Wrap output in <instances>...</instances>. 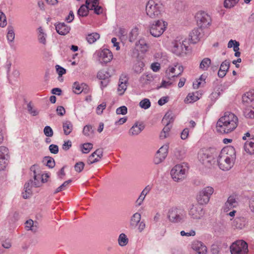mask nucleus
<instances>
[{
	"mask_svg": "<svg viewBox=\"0 0 254 254\" xmlns=\"http://www.w3.org/2000/svg\"><path fill=\"white\" fill-rule=\"evenodd\" d=\"M90 9L85 4H82L77 11V15L79 17L87 16Z\"/></svg>",
	"mask_w": 254,
	"mask_h": 254,
	"instance_id": "473e14b6",
	"label": "nucleus"
},
{
	"mask_svg": "<svg viewBox=\"0 0 254 254\" xmlns=\"http://www.w3.org/2000/svg\"><path fill=\"white\" fill-rule=\"evenodd\" d=\"M84 166V164L82 162H79L76 163L74 166L75 170L77 172L80 173L83 170Z\"/></svg>",
	"mask_w": 254,
	"mask_h": 254,
	"instance_id": "052dcab7",
	"label": "nucleus"
},
{
	"mask_svg": "<svg viewBox=\"0 0 254 254\" xmlns=\"http://www.w3.org/2000/svg\"><path fill=\"white\" fill-rule=\"evenodd\" d=\"M168 23L163 20H158L155 21L150 26V33L154 37H159L166 30Z\"/></svg>",
	"mask_w": 254,
	"mask_h": 254,
	"instance_id": "423d86ee",
	"label": "nucleus"
},
{
	"mask_svg": "<svg viewBox=\"0 0 254 254\" xmlns=\"http://www.w3.org/2000/svg\"><path fill=\"white\" fill-rule=\"evenodd\" d=\"M186 150L184 148L178 147L175 149L174 151V155L178 159H183L186 154Z\"/></svg>",
	"mask_w": 254,
	"mask_h": 254,
	"instance_id": "72a5a7b5",
	"label": "nucleus"
},
{
	"mask_svg": "<svg viewBox=\"0 0 254 254\" xmlns=\"http://www.w3.org/2000/svg\"><path fill=\"white\" fill-rule=\"evenodd\" d=\"M32 184H31L30 181L25 183L24 186V192H22V197L24 199L29 198L32 194L31 188L32 187Z\"/></svg>",
	"mask_w": 254,
	"mask_h": 254,
	"instance_id": "c85d7f7f",
	"label": "nucleus"
},
{
	"mask_svg": "<svg viewBox=\"0 0 254 254\" xmlns=\"http://www.w3.org/2000/svg\"><path fill=\"white\" fill-rule=\"evenodd\" d=\"M140 106L144 109H148L151 106V103L148 99L145 98L139 103Z\"/></svg>",
	"mask_w": 254,
	"mask_h": 254,
	"instance_id": "de8ad7c7",
	"label": "nucleus"
},
{
	"mask_svg": "<svg viewBox=\"0 0 254 254\" xmlns=\"http://www.w3.org/2000/svg\"><path fill=\"white\" fill-rule=\"evenodd\" d=\"M92 153L96 156V158L98 161H99L103 156V151L102 149H97Z\"/></svg>",
	"mask_w": 254,
	"mask_h": 254,
	"instance_id": "e2e57ef3",
	"label": "nucleus"
},
{
	"mask_svg": "<svg viewBox=\"0 0 254 254\" xmlns=\"http://www.w3.org/2000/svg\"><path fill=\"white\" fill-rule=\"evenodd\" d=\"M211 64V60L208 58L203 59L200 63L199 68L202 70H207Z\"/></svg>",
	"mask_w": 254,
	"mask_h": 254,
	"instance_id": "4c0bfd02",
	"label": "nucleus"
},
{
	"mask_svg": "<svg viewBox=\"0 0 254 254\" xmlns=\"http://www.w3.org/2000/svg\"><path fill=\"white\" fill-rule=\"evenodd\" d=\"M186 171L187 169L183 165H176L172 169L171 175L175 181L178 182L185 178Z\"/></svg>",
	"mask_w": 254,
	"mask_h": 254,
	"instance_id": "9b49d317",
	"label": "nucleus"
},
{
	"mask_svg": "<svg viewBox=\"0 0 254 254\" xmlns=\"http://www.w3.org/2000/svg\"><path fill=\"white\" fill-rule=\"evenodd\" d=\"M154 80V78L151 74L142 75L140 78V82L142 86L151 84Z\"/></svg>",
	"mask_w": 254,
	"mask_h": 254,
	"instance_id": "b1692460",
	"label": "nucleus"
},
{
	"mask_svg": "<svg viewBox=\"0 0 254 254\" xmlns=\"http://www.w3.org/2000/svg\"><path fill=\"white\" fill-rule=\"evenodd\" d=\"M242 101L244 103H249L254 101V95L253 91L247 92L242 96Z\"/></svg>",
	"mask_w": 254,
	"mask_h": 254,
	"instance_id": "e433bc0d",
	"label": "nucleus"
},
{
	"mask_svg": "<svg viewBox=\"0 0 254 254\" xmlns=\"http://www.w3.org/2000/svg\"><path fill=\"white\" fill-rule=\"evenodd\" d=\"M214 192V189L211 186H207L201 190L196 197L198 203L200 205L207 204Z\"/></svg>",
	"mask_w": 254,
	"mask_h": 254,
	"instance_id": "0eeeda50",
	"label": "nucleus"
},
{
	"mask_svg": "<svg viewBox=\"0 0 254 254\" xmlns=\"http://www.w3.org/2000/svg\"><path fill=\"white\" fill-rule=\"evenodd\" d=\"M231 254H247L248 246L243 240L237 241L233 243L230 247Z\"/></svg>",
	"mask_w": 254,
	"mask_h": 254,
	"instance_id": "1a4fd4ad",
	"label": "nucleus"
},
{
	"mask_svg": "<svg viewBox=\"0 0 254 254\" xmlns=\"http://www.w3.org/2000/svg\"><path fill=\"white\" fill-rule=\"evenodd\" d=\"M246 152L250 154H254V138H251L246 142L244 146Z\"/></svg>",
	"mask_w": 254,
	"mask_h": 254,
	"instance_id": "a878e982",
	"label": "nucleus"
},
{
	"mask_svg": "<svg viewBox=\"0 0 254 254\" xmlns=\"http://www.w3.org/2000/svg\"><path fill=\"white\" fill-rule=\"evenodd\" d=\"M247 223L246 218L244 217H236L233 221L232 225L237 229H242L244 228Z\"/></svg>",
	"mask_w": 254,
	"mask_h": 254,
	"instance_id": "aec40b11",
	"label": "nucleus"
},
{
	"mask_svg": "<svg viewBox=\"0 0 254 254\" xmlns=\"http://www.w3.org/2000/svg\"><path fill=\"white\" fill-rule=\"evenodd\" d=\"M168 145H164L157 151L154 159L156 164L161 163L165 159L168 154Z\"/></svg>",
	"mask_w": 254,
	"mask_h": 254,
	"instance_id": "4468645a",
	"label": "nucleus"
},
{
	"mask_svg": "<svg viewBox=\"0 0 254 254\" xmlns=\"http://www.w3.org/2000/svg\"><path fill=\"white\" fill-rule=\"evenodd\" d=\"M8 160L4 159H0V171L4 170L7 164Z\"/></svg>",
	"mask_w": 254,
	"mask_h": 254,
	"instance_id": "774afa93",
	"label": "nucleus"
},
{
	"mask_svg": "<svg viewBox=\"0 0 254 254\" xmlns=\"http://www.w3.org/2000/svg\"><path fill=\"white\" fill-rule=\"evenodd\" d=\"M73 91L75 94H80L82 92L87 93L88 89L87 85L85 83L79 84L78 82H75L72 86Z\"/></svg>",
	"mask_w": 254,
	"mask_h": 254,
	"instance_id": "a211bd4d",
	"label": "nucleus"
},
{
	"mask_svg": "<svg viewBox=\"0 0 254 254\" xmlns=\"http://www.w3.org/2000/svg\"><path fill=\"white\" fill-rule=\"evenodd\" d=\"M64 133L65 135H69L73 130V126L69 121H65L63 123Z\"/></svg>",
	"mask_w": 254,
	"mask_h": 254,
	"instance_id": "bb28decb",
	"label": "nucleus"
},
{
	"mask_svg": "<svg viewBox=\"0 0 254 254\" xmlns=\"http://www.w3.org/2000/svg\"><path fill=\"white\" fill-rule=\"evenodd\" d=\"M31 176H33L34 181L30 180L31 184L35 187H40L42 185V175L39 173V166L34 164L30 167Z\"/></svg>",
	"mask_w": 254,
	"mask_h": 254,
	"instance_id": "9d476101",
	"label": "nucleus"
},
{
	"mask_svg": "<svg viewBox=\"0 0 254 254\" xmlns=\"http://www.w3.org/2000/svg\"><path fill=\"white\" fill-rule=\"evenodd\" d=\"M39 35H38V40L40 43L45 45L46 44V37L47 35L44 32L43 30L41 27L38 28Z\"/></svg>",
	"mask_w": 254,
	"mask_h": 254,
	"instance_id": "37998d69",
	"label": "nucleus"
},
{
	"mask_svg": "<svg viewBox=\"0 0 254 254\" xmlns=\"http://www.w3.org/2000/svg\"><path fill=\"white\" fill-rule=\"evenodd\" d=\"M174 122L173 113L171 112H167L162 120V124H171Z\"/></svg>",
	"mask_w": 254,
	"mask_h": 254,
	"instance_id": "c9c22d12",
	"label": "nucleus"
},
{
	"mask_svg": "<svg viewBox=\"0 0 254 254\" xmlns=\"http://www.w3.org/2000/svg\"><path fill=\"white\" fill-rule=\"evenodd\" d=\"M238 122V119L235 115L226 112L217 122V131L221 133H228L237 127Z\"/></svg>",
	"mask_w": 254,
	"mask_h": 254,
	"instance_id": "f03ea898",
	"label": "nucleus"
},
{
	"mask_svg": "<svg viewBox=\"0 0 254 254\" xmlns=\"http://www.w3.org/2000/svg\"><path fill=\"white\" fill-rule=\"evenodd\" d=\"M239 46V42L236 40H230L228 43V48H231L233 47V50H235V49L237 50V49H238Z\"/></svg>",
	"mask_w": 254,
	"mask_h": 254,
	"instance_id": "5fc2aeb1",
	"label": "nucleus"
},
{
	"mask_svg": "<svg viewBox=\"0 0 254 254\" xmlns=\"http://www.w3.org/2000/svg\"><path fill=\"white\" fill-rule=\"evenodd\" d=\"M198 95L197 92L189 93L185 99V103H190L197 101L199 99Z\"/></svg>",
	"mask_w": 254,
	"mask_h": 254,
	"instance_id": "2f4dec72",
	"label": "nucleus"
},
{
	"mask_svg": "<svg viewBox=\"0 0 254 254\" xmlns=\"http://www.w3.org/2000/svg\"><path fill=\"white\" fill-rule=\"evenodd\" d=\"M136 46L141 52L145 53L148 49V45L144 39H139L136 43Z\"/></svg>",
	"mask_w": 254,
	"mask_h": 254,
	"instance_id": "c756f323",
	"label": "nucleus"
},
{
	"mask_svg": "<svg viewBox=\"0 0 254 254\" xmlns=\"http://www.w3.org/2000/svg\"><path fill=\"white\" fill-rule=\"evenodd\" d=\"M106 104L104 102L98 106L96 109V113L98 115H101L103 110L106 108Z\"/></svg>",
	"mask_w": 254,
	"mask_h": 254,
	"instance_id": "680f3d73",
	"label": "nucleus"
},
{
	"mask_svg": "<svg viewBox=\"0 0 254 254\" xmlns=\"http://www.w3.org/2000/svg\"><path fill=\"white\" fill-rule=\"evenodd\" d=\"M141 220V215L139 213H134L130 218V226L131 228H135Z\"/></svg>",
	"mask_w": 254,
	"mask_h": 254,
	"instance_id": "393cba45",
	"label": "nucleus"
},
{
	"mask_svg": "<svg viewBox=\"0 0 254 254\" xmlns=\"http://www.w3.org/2000/svg\"><path fill=\"white\" fill-rule=\"evenodd\" d=\"M93 147V144L91 143H85L82 144V152L83 153H88Z\"/></svg>",
	"mask_w": 254,
	"mask_h": 254,
	"instance_id": "8fccbe9b",
	"label": "nucleus"
},
{
	"mask_svg": "<svg viewBox=\"0 0 254 254\" xmlns=\"http://www.w3.org/2000/svg\"><path fill=\"white\" fill-rule=\"evenodd\" d=\"M244 115L247 118L254 119V111L252 110L251 109L247 108L244 111Z\"/></svg>",
	"mask_w": 254,
	"mask_h": 254,
	"instance_id": "603ef678",
	"label": "nucleus"
},
{
	"mask_svg": "<svg viewBox=\"0 0 254 254\" xmlns=\"http://www.w3.org/2000/svg\"><path fill=\"white\" fill-rule=\"evenodd\" d=\"M185 217V211L180 208L173 207L168 210L167 217L172 223H180L184 220Z\"/></svg>",
	"mask_w": 254,
	"mask_h": 254,
	"instance_id": "20e7f679",
	"label": "nucleus"
},
{
	"mask_svg": "<svg viewBox=\"0 0 254 254\" xmlns=\"http://www.w3.org/2000/svg\"><path fill=\"white\" fill-rule=\"evenodd\" d=\"M98 0H86L85 5H86L90 10H93V8L98 4Z\"/></svg>",
	"mask_w": 254,
	"mask_h": 254,
	"instance_id": "09e8293b",
	"label": "nucleus"
},
{
	"mask_svg": "<svg viewBox=\"0 0 254 254\" xmlns=\"http://www.w3.org/2000/svg\"><path fill=\"white\" fill-rule=\"evenodd\" d=\"M236 159V151L233 146H228L218 150L216 160L220 169L228 171L232 168Z\"/></svg>",
	"mask_w": 254,
	"mask_h": 254,
	"instance_id": "f257e3e1",
	"label": "nucleus"
},
{
	"mask_svg": "<svg viewBox=\"0 0 254 254\" xmlns=\"http://www.w3.org/2000/svg\"><path fill=\"white\" fill-rule=\"evenodd\" d=\"M218 154V150L215 148H210L199 154V160L204 165H207L216 161Z\"/></svg>",
	"mask_w": 254,
	"mask_h": 254,
	"instance_id": "39448f33",
	"label": "nucleus"
},
{
	"mask_svg": "<svg viewBox=\"0 0 254 254\" xmlns=\"http://www.w3.org/2000/svg\"><path fill=\"white\" fill-rule=\"evenodd\" d=\"M127 109L125 106H123L119 108H118L116 110V113L118 115H126L127 113Z\"/></svg>",
	"mask_w": 254,
	"mask_h": 254,
	"instance_id": "bf43d9fd",
	"label": "nucleus"
},
{
	"mask_svg": "<svg viewBox=\"0 0 254 254\" xmlns=\"http://www.w3.org/2000/svg\"><path fill=\"white\" fill-rule=\"evenodd\" d=\"M56 68L57 72L60 76L63 75V74H65L66 72L65 69L59 65H57L56 66Z\"/></svg>",
	"mask_w": 254,
	"mask_h": 254,
	"instance_id": "338daca9",
	"label": "nucleus"
},
{
	"mask_svg": "<svg viewBox=\"0 0 254 254\" xmlns=\"http://www.w3.org/2000/svg\"><path fill=\"white\" fill-rule=\"evenodd\" d=\"M198 26L201 28H204L209 26L211 22L210 16L204 11L198 13L196 15Z\"/></svg>",
	"mask_w": 254,
	"mask_h": 254,
	"instance_id": "f8f14e48",
	"label": "nucleus"
},
{
	"mask_svg": "<svg viewBox=\"0 0 254 254\" xmlns=\"http://www.w3.org/2000/svg\"><path fill=\"white\" fill-rule=\"evenodd\" d=\"M8 160L9 158L8 149L5 146H0V159H4Z\"/></svg>",
	"mask_w": 254,
	"mask_h": 254,
	"instance_id": "ea45409f",
	"label": "nucleus"
},
{
	"mask_svg": "<svg viewBox=\"0 0 254 254\" xmlns=\"http://www.w3.org/2000/svg\"><path fill=\"white\" fill-rule=\"evenodd\" d=\"M144 128V126L142 124H138L137 122H136L129 129L128 134L131 136L137 135Z\"/></svg>",
	"mask_w": 254,
	"mask_h": 254,
	"instance_id": "f3484780",
	"label": "nucleus"
},
{
	"mask_svg": "<svg viewBox=\"0 0 254 254\" xmlns=\"http://www.w3.org/2000/svg\"><path fill=\"white\" fill-rule=\"evenodd\" d=\"M7 31V33L6 38L8 42L10 44L13 42L15 38V33L13 27L11 25L8 26Z\"/></svg>",
	"mask_w": 254,
	"mask_h": 254,
	"instance_id": "7c9ffc66",
	"label": "nucleus"
},
{
	"mask_svg": "<svg viewBox=\"0 0 254 254\" xmlns=\"http://www.w3.org/2000/svg\"><path fill=\"white\" fill-rule=\"evenodd\" d=\"M56 30L58 33L61 35H65L68 33L70 30V27L64 23H60L55 25Z\"/></svg>",
	"mask_w": 254,
	"mask_h": 254,
	"instance_id": "6ab92c4d",
	"label": "nucleus"
},
{
	"mask_svg": "<svg viewBox=\"0 0 254 254\" xmlns=\"http://www.w3.org/2000/svg\"><path fill=\"white\" fill-rule=\"evenodd\" d=\"M144 64L142 61H137L133 66V69L136 73H140L143 70Z\"/></svg>",
	"mask_w": 254,
	"mask_h": 254,
	"instance_id": "49530a36",
	"label": "nucleus"
},
{
	"mask_svg": "<svg viewBox=\"0 0 254 254\" xmlns=\"http://www.w3.org/2000/svg\"><path fill=\"white\" fill-rule=\"evenodd\" d=\"M49 149L51 153L56 154L59 152V147L57 145L51 144Z\"/></svg>",
	"mask_w": 254,
	"mask_h": 254,
	"instance_id": "0e129e2a",
	"label": "nucleus"
},
{
	"mask_svg": "<svg viewBox=\"0 0 254 254\" xmlns=\"http://www.w3.org/2000/svg\"><path fill=\"white\" fill-rule=\"evenodd\" d=\"M93 131L92 127L91 125L85 126L83 129V133L86 136H89L90 133H92Z\"/></svg>",
	"mask_w": 254,
	"mask_h": 254,
	"instance_id": "13d9d810",
	"label": "nucleus"
},
{
	"mask_svg": "<svg viewBox=\"0 0 254 254\" xmlns=\"http://www.w3.org/2000/svg\"><path fill=\"white\" fill-rule=\"evenodd\" d=\"M128 239L124 233H122L119 235L118 238L119 245L121 247L125 246L127 245Z\"/></svg>",
	"mask_w": 254,
	"mask_h": 254,
	"instance_id": "a18cd8bd",
	"label": "nucleus"
},
{
	"mask_svg": "<svg viewBox=\"0 0 254 254\" xmlns=\"http://www.w3.org/2000/svg\"><path fill=\"white\" fill-rule=\"evenodd\" d=\"M190 43L195 44L200 39V32L198 29H194L189 35Z\"/></svg>",
	"mask_w": 254,
	"mask_h": 254,
	"instance_id": "5701e85b",
	"label": "nucleus"
},
{
	"mask_svg": "<svg viewBox=\"0 0 254 254\" xmlns=\"http://www.w3.org/2000/svg\"><path fill=\"white\" fill-rule=\"evenodd\" d=\"M25 228L27 230H30L33 233L38 231L39 228V224L37 222H34L32 219H29L25 223Z\"/></svg>",
	"mask_w": 254,
	"mask_h": 254,
	"instance_id": "4be33fe9",
	"label": "nucleus"
},
{
	"mask_svg": "<svg viewBox=\"0 0 254 254\" xmlns=\"http://www.w3.org/2000/svg\"><path fill=\"white\" fill-rule=\"evenodd\" d=\"M111 76L110 73L105 70H100L97 75V77L100 80L108 79Z\"/></svg>",
	"mask_w": 254,
	"mask_h": 254,
	"instance_id": "a19ab883",
	"label": "nucleus"
},
{
	"mask_svg": "<svg viewBox=\"0 0 254 254\" xmlns=\"http://www.w3.org/2000/svg\"><path fill=\"white\" fill-rule=\"evenodd\" d=\"M192 249L198 254H206V247L200 241H194L191 244Z\"/></svg>",
	"mask_w": 254,
	"mask_h": 254,
	"instance_id": "dca6fc26",
	"label": "nucleus"
},
{
	"mask_svg": "<svg viewBox=\"0 0 254 254\" xmlns=\"http://www.w3.org/2000/svg\"><path fill=\"white\" fill-rule=\"evenodd\" d=\"M127 80L125 77L124 78L120 79L118 88L119 95H122L124 94L127 88Z\"/></svg>",
	"mask_w": 254,
	"mask_h": 254,
	"instance_id": "cd10ccee",
	"label": "nucleus"
},
{
	"mask_svg": "<svg viewBox=\"0 0 254 254\" xmlns=\"http://www.w3.org/2000/svg\"><path fill=\"white\" fill-rule=\"evenodd\" d=\"M237 205L238 202L236 201L234 196H230L225 204L224 207V211L227 212L231 209L236 207Z\"/></svg>",
	"mask_w": 254,
	"mask_h": 254,
	"instance_id": "412c9836",
	"label": "nucleus"
},
{
	"mask_svg": "<svg viewBox=\"0 0 254 254\" xmlns=\"http://www.w3.org/2000/svg\"><path fill=\"white\" fill-rule=\"evenodd\" d=\"M239 0H225L224 2V6L226 8L233 7Z\"/></svg>",
	"mask_w": 254,
	"mask_h": 254,
	"instance_id": "864d4df0",
	"label": "nucleus"
},
{
	"mask_svg": "<svg viewBox=\"0 0 254 254\" xmlns=\"http://www.w3.org/2000/svg\"><path fill=\"white\" fill-rule=\"evenodd\" d=\"M98 161H99L96 158V156L93 153H92L88 158L87 163L88 164L90 165Z\"/></svg>",
	"mask_w": 254,
	"mask_h": 254,
	"instance_id": "69168bd1",
	"label": "nucleus"
},
{
	"mask_svg": "<svg viewBox=\"0 0 254 254\" xmlns=\"http://www.w3.org/2000/svg\"><path fill=\"white\" fill-rule=\"evenodd\" d=\"M230 67V63L227 60H225L223 62L221 65L219 70L225 71L227 72Z\"/></svg>",
	"mask_w": 254,
	"mask_h": 254,
	"instance_id": "6e6d98bb",
	"label": "nucleus"
},
{
	"mask_svg": "<svg viewBox=\"0 0 254 254\" xmlns=\"http://www.w3.org/2000/svg\"><path fill=\"white\" fill-rule=\"evenodd\" d=\"M94 56L102 65H105L110 62L113 58L111 51L106 48L96 51Z\"/></svg>",
	"mask_w": 254,
	"mask_h": 254,
	"instance_id": "6e6552de",
	"label": "nucleus"
},
{
	"mask_svg": "<svg viewBox=\"0 0 254 254\" xmlns=\"http://www.w3.org/2000/svg\"><path fill=\"white\" fill-rule=\"evenodd\" d=\"M43 162L49 168H53L55 166V162L54 158L50 156L44 157Z\"/></svg>",
	"mask_w": 254,
	"mask_h": 254,
	"instance_id": "58836bf2",
	"label": "nucleus"
},
{
	"mask_svg": "<svg viewBox=\"0 0 254 254\" xmlns=\"http://www.w3.org/2000/svg\"><path fill=\"white\" fill-rule=\"evenodd\" d=\"M162 10L163 5L160 0H149L146 3V14L151 18L159 17Z\"/></svg>",
	"mask_w": 254,
	"mask_h": 254,
	"instance_id": "7ed1b4c3",
	"label": "nucleus"
},
{
	"mask_svg": "<svg viewBox=\"0 0 254 254\" xmlns=\"http://www.w3.org/2000/svg\"><path fill=\"white\" fill-rule=\"evenodd\" d=\"M7 24L6 18L5 14L0 10V26L4 27Z\"/></svg>",
	"mask_w": 254,
	"mask_h": 254,
	"instance_id": "3c124183",
	"label": "nucleus"
},
{
	"mask_svg": "<svg viewBox=\"0 0 254 254\" xmlns=\"http://www.w3.org/2000/svg\"><path fill=\"white\" fill-rule=\"evenodd\" d=\"M99 38L100 35L96 32L89 34L86 36V40L90 44L95 43Z\"/></svg>",
	"mask_w": 254,
	"mask_h": 254,
	"instance_id": "f704fd0d",
	"label": "nucleus"
},
{
	"mask_svg": "<svg viewBox=\"0 0 254 254\" xmlns=\"http://www.w3.org/2000/svg\"><path fill=\"white\" fill-rule=\"evenodd\" d=\"M204 214L203 208L198 205H192L189 213V215L193 219H200Z\"/></svg>",
	"mask_w": 254,
	"mask_h": 254,
	"instance_id": "2eb2a0df",
	"label": "nucleus"
},
{
	"mask_svg": "<svg viewBox=\"0 0 254 254\" xmlns=\"http://www.w3.org/2000/svg\"><path fill=\"white\" fill-rule=\"evenodd\" d=\"M185 41H181L180 40H176L173 42L172 51L177 56H181L183 53H186L188 47L185 43Z\"/></svg>",
	"mask_w": 254,
	"mask_h": 254,
	"instance_id": "ddd939ff",
	"label": "nucleus"
},
{
	"mask_svg": "<svg viewBox=\"0 0 254 254\" xmlns=\"http://www.w3.org/2000/svg\"><path fill=\"white\" fill-rule=\"evenodd\" d=\"M177 65H175V67L170 66L166 71V74L167 76V78L169 79H171V78H173L175 77H177V74H175V71L176 70L175 67H177Z\"/></svg>",
	"mask_w": 254,
	"mask_h": 254,
	"instance_id": "c03bdc74",
	"label": "nucleus"
},
{
	"mask_svg": "<svg viewBox=\"0 0 254 254\" xmlns=\"http://www.w3.org/2000/svg\"><path fill=\"white\" fill-rule=\"evenodd\" d=\"M139 34L138 29L137 27L133 28L129 33V40L130 42H134Z\"/></svg>",
	"mask_w": 254,
	"mask_h": 254,
	"instance_id": "79ce46f5",
	"label": "nucleus"
},
{
	"mask_svg": "<svg viewBox=\"0 0 254 254\" xmlns=\"http://www.w3.org/2000/svg\"><path fill=\"white\" fill-rule=\"evenodd\" d=\"M44 133L47 137H52L54 134L52 128L49 126H46L44 128Z\"/></svg>",
	"mask_w": 254,
	"mask_h": 254,
	"instance_id": "4d7b16f0",
	"label": "nucleus"
}]
</instances>
